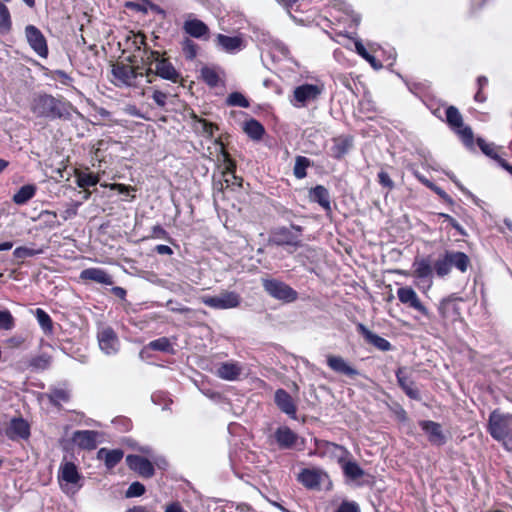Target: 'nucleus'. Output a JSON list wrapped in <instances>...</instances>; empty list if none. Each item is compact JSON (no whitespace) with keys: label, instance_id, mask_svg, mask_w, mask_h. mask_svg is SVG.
Segmentation results:
<instances>
[{"label":"nucleus","instance_id":"obj_1","mask_svg":"<svg viewBox=\"0 0 512 512\" xmlns=\"http://www.w3.org/2000/svg\"><path fill=\"white\" fill-rule=\"evenodd\" d=\"M471 265L468 255L460 251H445L432 264L430 256L416 257L412 269L417 285L424 292L430 290L433 284V275L439 278L446 277L452 269L466 273Z\"/></svg>","mask_w":512,"mask_h":512},{"label":"nucleus","instance_id":"obj_2","mask_svg":"<svg viewBox=\"0 0 512 512\" xmlns=\"http://www.w3.org/2000/svg\"><path fill=\"white\" fill-rule=\"evenodd\" d=\"M30 111L36 118L49 121L69 120L71 117V104L62 98L41 92L32 96Z\"/></svg>","mask_w":512,"mask_h":512},{"label":"nucleus","instance_id":"obj_3","mask_svg":"<svg viewBox=\"0 0 512 512\" xmlns=\"http://www.w3.org/2000/svg\"><path fill=\"white\" fill-rule=\"evenodd\" d=\"M325 93V84L317 82L316 84H300L294 87L289 102L292 107L301 109L305 108L308 104L318 101V99Z\"/></svg>","mask_w":512,"mask_h":512},{"label":"nucleus","instance_id":"obj_4","mask_svg":"<svg viewBox=\"0 0 512 512\" xmlns=\"http://www.w3.org/2000/svg\"><path fill=\"white\" fill-rule=\"evenodd\" d=\"M446 123L455 132L468 148L473 147V131L470 126L464 125L462 115L457 107L448 106L445 110Z\"/></svg>","mask_w":512,"mask_h":512},{"label":"nucleus","instance_id":"obj_5","mask_svg":"<svg viewBox=\"0 0 512 512\" xmlns=\"http://www.w3.org/2000/svg\"><path fill=\"white\" fill-rule=\"evenodd\" d=\"M488 432L496 441H503L512 436V415L491 412L488 419Z\"/></svg>","mask_w":512,"mask_h":512},{"label":"nucleus","instance_id":"obj_6","mask_svg":"<svg viewBox=\"0 0 512 512\" xmlns=\"http://www.w3.org/2000/svg\"><path fill=\"white\" fill-rule=\"evenodd\" d=\"M261 283L266 294L276 300L291 303L298 299V292L282 280L266 278Z\"/></svg>","mask_w":512,"mask_h":512},{"label":"nucleus","instance_id":"obj_7","mask_svg":"<svg viewBox=\"0 0 512 512\" xmlns=\"http://www.w3.org/2000/svg\"><path fill=\"white\" fill-rule=\"evenodd\" d=\"M274 440L279 450L302 451L305 440L289 426H278L274 431Z\"/></svg>","mask_w":512,"mask_h":512},{"label":"nucleus","instance_id":"obj_8","mask_svg":"<svg viewBox=\"0 0 512 512\" xmlns=\"http://www.w3.org/2000/svg\"><path fill=\"white\" fill-rule=\"evenodd\" d=\"M314 446L315 448L312 454L321 458L335 460L338 463L343 462V459L351 456V453L344 446L328 440L314 438Z\"/></svg>","mask_w":512,"mask_h":512},{"label":"nucleus","instance_id":"obj_9","mask_svg":"<svg viewBox=\"0 0 512 512\" xmlns=\"http://www.w3.org/2000/svg\"><path fill=\"white\" fill-rule=\"evenodd\" d=\"M201 301L212 309H234L241 304V296L233 291H225L215 296L204 295Z\"/></svg>","mask_w":512,"mask_h":512},{"label":"nucleus","instance_id":"obj_10","mask_svg":"<svg viewBox=\"0 0 512 512\" xmlns=\"http://www.w3.org/2000/svg\"><path fill=\"white\" fill-rule=\"evenodd\" d=\"M145 75L147 78L146 83H152L150 76H158L171 83H177L181 79L180 72L176 70L169 58L158 60L155 67L148 68L147 71H145Z\"/></svg>","mask_w":512,"mask_h":512},{"label":"nucleus","instance_id":"obj_11","mask_svg":"<svg viewBox=\"0 0 512 512\" xmlns=\"http://www.w3.org/2000/svg\"><path fill=\"white\" fill-rule=\"evenodd\" d=\"M118 85L137 87L139 80L146 77L145 72L138 71L130 65H116L112 70Z\"/></svg>","mask_w":512,"mask_h":512},{"label":"nucleus","instance_id":"obj_12","mask_svg":"<svg viewBox=\"0 0 512 512\" xmlns=\"http://www.w3.org/2000/svg\"><path fill=\"white\" fill-rule=\"evenodd\" d=\"M397 297L403 305L408 306L411 309L417 310L426 318H430V312L428 308L423 306V304L419 300L418 295L416 294L415 290L412 287H400L397 290Z\"/></svg>","mask_w":512,"mask_h":512},{"label":"nucleus","instance_id":"obj_13","mask_svg":"<svg viewBox=\"0 0 512 512\" xmlns=\"http://www.w3.org/2000/svg\"><path fill=\"white\" fill-rule=\"evenodd\" d=\"M396 378L399 387L403 390L405 395L414 401H420L421 396L414 380L412 379L411 372L406 367H399L396 371Z\"/></svg>","mask_w":512,"mask_h":512},{"label":"nucleus","instance_id":"obj_14","mask_svg":"<svg viewBox=\"0 0 512 512\" xmlns=\"http://www.w3.org/2000/svg\"><path fill=\"white\" fill-rule=\"evenodd\" d=\"M215 44L221 51L231 55L241 52L246 47L245 40L241 35L228 36L221 33L216 35Z\"/></svg>","mask_w":512,"mask_h":512},{"label":"nucleus","instance_id":"obj_15","mask_svg":"<svg viewBox=\"0 0 512 512\" xmlns=\"http://www.w3.org/2000/svg\"><path fill=\"white\" fill-rule=\"evenodd\" d=\"M24 33H26L27 42L33 51L41 57H47L48 46L42 31L33 25H28L26 29H24Z\"/></svg>","mask_w":512,"mask_h":512},{"label":"nucleus","instance_id":"obj_16","mask_svg":"<svg viewBox=\"0 0 512 512\" xmlns=\"http://www.w3.org/2000/svg\"><path fill=\"white\" fill-rule=\"evenodd\" d=\"M244 367L241 362L227 360L217 365L215 375L226 381H236L243 375Z\"/></svg>","mask_w":512,"mask_h":512},{"label":"nucleus","instance_id":"obj_17","mask_svg":"<svg viewBox=\"0 0 512 512\" xmlns=\"http://www.w3.org/2000/svg\"><path fill=\"white\" fill-rule=\"evenodd\" d=\"M99 347L105 355H115L119 350V339L117 334L110 327L103 328L98 333Z\"/></svg>","mask_w":512,"mask_h":512},{"label":"nucleus","instance_id":"obj_18","mask_svg":"<svg viewBox=\"0 0 512 512\" xmlns=\"http://www.w3.org/2000/svg\"><path fill=\"white\" fill-rule=\"evenodd\" d=\"M457 301H461V298L456 297L455 294L449 295L440 301L438 310L443 321H457L459 319L460 309Z\"/></svg>","mask_w":512,"mask_h":512},{"label":"nucleus","instance_id":"obj_19","mask_svg":"<svg viewBox=\"0 0 512 512\" xmlns=\"http://www.w3.org/2000/svg\"><path fill=\"white\" fill-rule=\"evenodd\" d=\"M419 426L428 436V441L434 446H443L447 442V437L443 432L442 426L434 421H420Z\"/></svg>","mask_w":512,"mask_h":512},{"label":"nucleus","instance_id":"obj_20","mask_svg":"<svg viewBox=\"0 0 512 512\" xmlns=\"http://www.w3.org/2000/svg\"><path fill=\"white\" fill-rule=\"evenodd\" d=\"M127 465L130 469L137 472L144 478H150L155 474V467L145 457L136 454H129L126 458Z\"/></svg>","mask_w":512,"mask_h":512},{"label":"nucleus","instance_id":"obj_21","mask_svg":"<svg viewBox=\"0 0 512 512\" xmlns=\"http://www.w3.org/2000/svg\"><path fill=\"white\" fill-rule=\"evenodd\" d=\"M5 436L12 441L27 439L30 437V426L28 422L21 417L13 418L5 429Z\"/></svg>","mask_w":512,"mask_h":512},{"label":"nucleus","instance_id":"obj_22","mask_svg":"<svg viewBox=\"0 0 512 512\" xmlns=\"http://www.w3.org/2000/svg\"><path fill=\"white\" fill-rule=\"evenodd\" d=\"M99 433L93 430H76L73 432L72 441L84 450H93L97 448V438Z\"/></svg>","mask_w":512,"mask_h":512},{"label":"nucleus","instance_id":"obj_23","mask_svg":"<svg viewBox=\"0 0 512 512\" xmlns=\"http://www.w3.org/2000/svg\"><path fill=\"white\" fill-rule=\"evenodd\" d=\"M183 30L191 37L196 39H207L209 29L207 25L198 18H193L192 14L188 16L183 25Z\"/></svg>","mask_w":512,"mask_h":512},{"label":"nucleus","instance_id":"obj_24","mask_svg":"<svg viewBox=\"0 0 512 512\" xmlns=\"http://www.w3.org/2000/svg\"><path fill=\"white\" fill-rule=\"evenodd\" d=\"M357 331L360 335L363 336L364 339H366L369 344L376 347L377 349L382 351H388L391 349V344L387 339L380 335L374 334L367 328L366 325L359 322L357 324Z\"/></svg>","mask_w":512,"mask_h":512},{"label":"nucleus","instance_id":"obj_25","mask_svg":"<svg viewBox=\"0 0 512 512\" xmlns=\"http://www.w3.org/2000/svg\"><path fill=\"white\" fill-rule=\"evenodd\" d=\"M274 401L279 410L292 418L295 417L297 407L295 406L290 394L285 389L280 388L276 390Z\"/></svg>","mask_w":512,"mask_h":512},{"label":"nucleus","instance_id":"obj_26","mask_svg":"<svg viewBox=\"0 0 512 512\" xmlns=\"http://www.w3.org/2000/svg\"><path fill=\"white\" fill-rule=\"evenodd\" d=\"M327 365L335 373H341L348 377H355L359 375L358 370L348 364L341 356L329 355L327 357Z\"/></svg>","mask_w":512,"mask_h":512},{"label":"nucleus","instance_id":"obj_27","mask_svg":"<svg viewBox=\"0 0 512 512\" xmlns=\"http://www.w3.org/2000/svg\"><path fill=\"white\" fill-rule=\"evenodd\" d=\"M327 365L335 373H341L348 377H355L359 375L358 370L348 364L341 356L329 355L327 357Z\"/></svg>","mask_w":512,"mask_h":512},{"label":"nucleus","instance_id":"obj_28","mask_svg":"<svg viewBox=\"0 0 512 512\" xmlns=\"http://www.w3.org/2000/svg\"><path fill=\"white\" fill-rule=\"evenodd\" d=\"M79 278L82 281H96L103 285L114 283L113 278L102 268H85L80 272Z\"/></svg>","mask_w":512,"mask_h":512},{"label":"nucleus","instance_id":"obj_29","mask_svg":"<svg viewBox=\"0 0 512 512\" xmlns=\"http://www.w3.org/2000/svg\"><path fill=\"white\" fill-rule=\"evenodd\" d=\"M322 471L317 468H304L298 476L299 482L307 489H317L321 484Z\"/></svg>","mask_w":512,"mask_h":512},{"label":"nucleus","instance_id":"obj_30","mask_svg":"<svg viewBox=\"0 0 512 512\" xmlns=\"http://www.w3.org/2000/svg\"><path fill=\"white\" fill-rule=\"evenodd\" d=\"M352 147L353 140L349 136L334 137L330 148V156L336 160H340Z\"/></svg>","mask_w":512,"mask_h":512},{"label":"nucleus","instance_id":"obj_31","mask_svg":"<svg viewBox=\"0 0 512 512\" xmlns=\"http://www.w3.org/2000/svg\"><path fill=\"white\" fill-rule=\"evenodd\" d=\"M128 9L134 10L136 12H141L143 14L152 13L155 14L162 19L166 17V11L161 8L158 4H154L149 0H140V2H128L126 4Z\"/></svg>","mask_w":512,"mask_h":512},{"label":"nucleus","instance_id":"obj_32","mask_svg":"<svg viewBox=\"0 0 512 512\" xmlns=\"http://www.w3.org/2000/svg\"><path fill=\"white\" fill-rule=\"evenodd\" d=\"M59 479L66 484L76 485L81 479L77 466L73 462H64L59 468Z\"/></svg>","mask_w":512,"mask_h":512},{"label":"nucleus","instance_id":"obj_33","mask_svg":"<svg viewBox=\"0 0 512 512\" xmlns=\"http://www.w3.org/2000/svg\"><path fill=\"white\" fill-rule=\"evenodd\" d=\"M339 465L342 468L343 474L345 478L350 481H357L364 476L363 469L358 465L356 461L350 456L349 458L343 459V462H340Z\"/></svg>","mask_w":512,"mask_h":512},{"label":"nucleus","instance_id":"obj_34","mask_svg":"<svg viewBox=\"0 0 512 512\" xmlns=\"http://www.w3.org/2000/svg\"><path fill=\"white\" fill-rule=\"evenodd\" d=\"M310 200L321 206L327 212L331 211L330 194L327 188L317 185L310 190Z\"/></svg>","mask_w":512,"mask_h":512},{"label":"nucleus","instance_id":"obj_35","mask_svg":"<svg viewBox=\"0 0 512 512\" xmlns=\"http://www.w3.org/2000/svg\"><path fill=\"white\" fill-rule=\"evenodd\" d=\"M45 396L51 404L58 408L62 403L70 401L71 398L70 391L62 387H50Z\"/></svg>","mask_w":512,"mask_h":512},{"label":"nucleus","instance_id":"obj_36","mask_svg":"<svg viewBox=\"0 0 512 512\" xmlns=\"http://www.w3.org/2000/svg\"><path fill=\"white\" fill-rule=\"evenodd\" d=\"M243 130L250 139L255 141L261 140L265 133L263 125L254 118L244 123Z\"/></svg>","mask_w":512,"mask_h":512},{"label":"nucleus","instance_id":"obj_37","mask_svg":"<svg viewBox=\"0 0 512 512\" xmlns=\"http://www.w3.org/2000/svg\"><path fill=\"white\" fill-rule=\"evenodd\" d=\"M98 457L104 460L107 468H113L121 461L123 452L121 450H107L102 448L98 452Z\"/></svg>","mask_w":512,"mask_h":512},{"label":"nucleus","instance_id":"obj_38","mask_svg":"<svg viewBox=\"0 0 512 512\" xmlns=\"http://www.w3.org/2000/svg\"><path fill=\"white\" fill-rule=\"evenodd\" d=\"M34 316L45 335H52L53 323L49 314L43 308H36Z\"/></svg>","mask_w":512,"mask_h":512},{"label":"nucleus","instance_id":"obj_39","mask_svg":"<svg viewBox=\"0 0 512 512\" xmlns=\"http://www.w3.org/2000/svg\"><path fill=\"white\" fill-rule=\"evenodd\" d=\"M36 193V187L32 184L24 185L18 189L13 196V202L22 205L28 202L34 197Z\"/></svg>","mask_w":512,"mask_h":512},{"label":"nucleus","instance_id":"obj_40","mask_svg":"<svg viewBox=\"0 0 512 512\" xmlns=\"http://www.w3.org/2000/svg\"><path fill=\"white\" fill-rule=\"evenodd\" d=\"M146 348L169 354H174L175 352L174 346L172 345L170 339L164 336L150 341Z\"/></svg>","mask_w":512,"mask_h":512},{"label":"nucleus","instance_id":"obj_41","mask_svg":"<svg viewBox=\"0 0 512 512\" xmlns=\"http://www.w3.org/2000/svg\"><path fill=\"white\" fill-rule=\"evenodd\" d=\"M274 243L277 245H292L297 246L299 242L291 231L287 228H279L275 233Z\"/></svg>","mask_w":512,"mask_h":512},{"label":"nucleus","instance_id":"obj_42","mask_svg":"<svg viewBox=\"0 0 512 512\" xmlns=\"http://www.w3.org/2000/svg\"><path fill=\"white\" fill-rule=\"evenodd\" d=\"M311 166V161L304 156H297L296 162L293 166V175L298 179L305 178L307 173L306 169Z\"/></svg>","mask_w":512,"mask_h":512},{"label":"nucleus","instance_id":"obj_43","mask_svg":"<svg viewBox=\"0 0 512 512\" xmlns=\"http://www.w3.org/2000/svg\"><path fill=\"white\" fill-rule=\"evenodd\" d=\"M100 181L99 176L91 173H79L76 175V184L79 188H88L97 185Z\"/></svg>","mask_w":512,"mask_h":512},{"label":"nucleus","instance_id":"obj_44","mask_svg":"<svg viewBox=\"0 0 512 512\" xmlns=\"http://www.w3.org/2000/svg\"><path fill=\"white\" fill-rule=\"evenodd\" d=\"M11 30V18L8 7L0 1V33L6 34Z\"/></svg>","mask_w":512,"mask_h":512},{"label":"nucleus","instance_id":"obj_45","mask_svg":"<svg viewBox=\"0 0 512 512\" xmlns=\"http://www.w3.org/2000/svg\"><path fill=\"white\" fill-rule=\"evenodd\" d=\"M51 363V357L47 354L38 355L30 360V367L36 371L46 370Z\"/></svg>","mask_w":512,"mask_h":512},{"label":"nucleus","instance_id":"obj_46","mask_svg":"<svg viewBox=\"0 0 512 512\" xmlns=\"http://www.w3.org/2000/svg\"><path fill=\"white\" fill-rule=\"evenodd\" d=\"M15 328V319L9 310H0V330L9 331Z\"/></svg>","mask_w":512,"mask_h":512},{"label":"nucleus","instance_id":"obj_47","mask_svg":"<svg viewBox=\"0 0 512 512\" xmlns=\"http://www.w3.org/2000/svg\"><path fill=\"white\" fill-rule=\"evenodd\" d=\"M227 103H228V105L234 106V107H241V108L249 107L248 99L246 97H244V95L239 92L231 93L227 98Z\"/></svg>","mask_w":512,"mask_h":512},{"label":"nucleus","instance_id":"obj_48","mask_svg":"<svg viewBox=\"0 0 512 512\" xmlns=\"http://www.w3.org/2000/svg\"><path fill=\"white\" fill-rule=\"evenodd\" d=\"M182 49H183L184 56L188 60H192L195 57H197L198 45L195 42H193L192 40H190L189 38H186L184 40Z\"/></svg>","mask_w":512,"mask_h":512},{"label":"nucleus","instance_id":"obj_49","mask_svg":"<svg viewBox=\"0 0 512 512\" xmlns=\"http://www.w3.org/2000/svg\"><path fill=\"white\" fill-rule=\"evenodd\" d=\"M201 76L204 82H206L208 85L214 87L218 85L219 77L216 72V70H213L208 67H204L201 70Z\"/></svg>","mask_w":512,"mask_h":512},{"label":"nucleus","instance_id":"obj_50","mask_svg":"<svg viewBox=\"0 0 512 512\" xmlns=\"http://www.w3.org/2000/svg\"><path fill=\"white\" fill-rule=\"evenodd\" d=\"M271 52L273 57H288L289 49L284 43L278 40H271Z\"/></svg>","mask_w":512,"mask_h":512},{"label":"nucleus","instance_id":"obj_51","mask_svg":"<svg viewBox=\"0 0 512 512\" xmlns=\"http://www.w3.org/2000/svg\"><path fill=\"white\" fill-rule=\"evenodd\" d=\"M476 142H477L478 148H480L486 156H488L490 158H494V159L498 158L497 151L493 144L487 143L485 141V139H483L481 137H478Z\"/></svg>","mask_w":512,"mask_h":512},{"label":"nucleus","instance_id":"obj_52","mask_svg":"<svg viewBox=\"0 0 512 512\" xmlns=\"http://www.w3.org/2000/svg\"><path fill=\"white\" fill-rule=\"evenodd\" d=\"M145 493V486L138 481H134L129 486L126 497L132 498V497H140Z\"/></svg>","mask_w":512,"mask_h":512},{"label":"nucleus","instance_id":"obj_53","mask_svg":"<svg viewBox=\"0 0 512 512\" xmlns=\"http://www.w3.org/2000/svg\"><path fill=\"white\" fill-rule=\"evenodd\" d=\"M197 123H199V130L202 132L203 135L207 137L214 136V130L217 128L214 123L207 122L202 118H197Z\"/></svg>","mask_w":512,"mask_h":512},{"label":"nucleus","instance_id":"obj_54","mask_svg":"<svg viewBox=\"0 0 512 512\" xmlns=\"http://www.w3.org/2000/svg\"><path fill=\"white\" fill-rule=\"evenodd\" d=\"M225 159L227 162L226 170L224 171L225 182L227 183V187H229L231 179H237L234 174L235 164L232 160L229 159L228 154H225Z\"/></svg>","mask_w":512,"mask_h":512},{"label":"nucleus","instance_id":"obj_55","mask_svg":"<svg viewBox=\"0 0 512 512\" xmlns=\"http://www.w3.org/2000/svg\"><path fill=\"white\" fill-rule=\"evenodd\" d=\"M40 253H41V251H36V250L28 248L26 246H19L14 250V256L18 259L35 256Z\"/></svg>","mask_w":512,"mask_h":512},{"label":"nucleus","instance_id":"obj_56","mask_svg":"<svg viewBox=\"0 0 512 512\" xmlns=\"http://www.w3.org/2000/svg\"><path fill=\"white\" fill-rule=\"evenodd\" d=\"M377 179H378V183H380V185L383 188H387L389 190H392L395 188V183L392 181L389 174L387 172H385L384 170L378 172Z\"/></svg>","mask_w":512,"mask_h":512},{"label":"nucleus","instance_id":"obj_57","mask_svg":"<svg viewBox=\"0 0 512 512\" xmlns=\"http://www.w3.org/2000/svg\"><path fill=\"white\" fill-rule=\"evenodd\" d=\"M113 424L121 432H127L132 427L131 420L127 417H122V416L115 418L113 420Z\"/></svg>","mask_w":512,"mask_h":512},{"label":"nucleus","instance_id":"obj_58","mask_svg":"<svg viewBox=\"0 0 512 512\" xmlns=\"http://www.w3.org/2000/svg\"><path fill=\"white\" fill-rule=\"evenodd\" d=\"M446 222H448L449 225L452 226V228L456 229L459 235L465 237L467 236V231L464 230V228L457 222V220L450 216L449 214H440Z\"/></svg>","mask_w":512,"mask_h":512},{"label":"nucleus","instance_id":"obj_59","mask_svg":"<svg viewBox=\"0 0 512 512\" xmlns=\"http://www.w3.org/2000/svg\"><path fill=\"white\" fill-rule=\"evenodd\" d=\"M336 512H360L359 505L353 501H344Z\"/></svg>","mask_w":512,"mask_h":512},{"label":"nucleus","instance_id":"obj_60","mask_svg":"<svg viewBox=\"0 0 512 512\" xmlns=\"http://www.w3.org/2000/svg\"><path fill=\"white\" fill-rule=\"evenodd\" d=\"M54 79L59 80L62 85H71L73 79L69 74H66L63 70H56L54 74H52Z\"/></svg>","mask_w":512,"mask_h":512},{"label":"nucleus","instance_id":"obj_61","mask_svg":"<svg viewBox=\"0 0 512 512\" xmlns=\"http://www.w3.org/2000/svg\"><path fill=\"white\" fill-rule=\"evenodd\" d=\"M147 63L149 65V68H151L152 66H156L158 60H164L165 57L161 56L160 52L156 51V50H150L147 57Z\"/></svg>","mask_w":512,"mask_h":512},{"label":"nucleus","instance_id":"obj_62","mask_svg":"<svg viewBox=\"0 0 512 512\" xmlns=\"http://www.w3.org/2000/svg\"><path fill=\"white\" fill-rule=\"evenodd\" d=\"M151 98L158 107L163 108L166 105L167 95L160 90H155L154 93H152Z\"/></svg>","mask_w":512,"mask_h":512},{"label":"nucleus","instance_id":"obj_63","mask_svg":"<svg viewBox=\"0 0 512 512\" xmlns=\"http://www.w3.org/2000/svg\"><path fill=\"white\" fill-rule=\"evenodd\" d=\"M151 235H152V237L158 238V239H163V240L169 239V234L160 225H156L151 228Z\"/></svg>","mask_w":512,"mask_h":512},{"label":"nucleus","instance_id":"obj_64","mask_svg":"<svg viewBox=\"0 0 512 512\" xmlns=\"http://www.w3.org/2000/svg\"><path fill=\"white\" fill-rule=\"evenodd\" d=\"M164 512H186V510L179 502H173L165 506Z\"/></svg>","mask_w":512,"mask_h":512}]
</instances>
